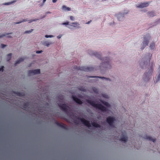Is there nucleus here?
<instances>
[{"label":"nucleus","mask_w":160,"mask_h":160,"mask_svg":"<svg viewBox=\"0 0 160 160\" xmlns=\"http://www.w3.org/2000/svg\"><path fill=\"white\" fill-rule=\"evenodd\" d=\"M128 137H127V136H123V137H122L120 139V140L121 141H123L125 142H126L128 140Z\"/></svg>","instance_id":"20"},{"label":"nucleus","mask_w":160,"mask_h":160,"mask_svg":"<svg viewBox=\"0 0 160 160\" xmlns=\"http://www.w3.org/2000/svg\"><path fill=\"white\" fill-rule=\"evenodd\" d=\"M115 121V118L113 117L108 116L106 118L107 122L111 127H114L113 124Z\"/></svg>","instance_id":"3"},{"label":"nucleus","mask_w":160,"mask_h":160,"mask_svg":"<svg viewBox=\"0 0 160 160\" xmlns=\"http://www.w3.org/2000/svg\"><path fill=\"white\" fill-rule=\"evenodd\" d=\"M51 13V12H47V13Z\"/></svg>","instance_id":"49"},{"label":"nucleus","mask_w":160,"mask_h":160,"mask_svg":"<svg viewBox=\"0 0 160 160\" xmlns=\"http://www.w3.org/2000/svg\"><path fill=\"white\" fill-rule=\"evenodd\" d=\"M38 20V19H33V20H29V22H32L33 21H36V20Z\"/></svg>","instance_id":"36"},{"label":"nucleus","mask_w":160,"mask_h":160,"mask_svg":"<svg viewBox=\"0 0 160 160\" xmlns=\"http://www.w3.org/2000/svg\"><path fill=\"white\" fill-rule=\"evenodd\" d=\"M46 0H43V2L44 3L45 1Z\"/></svg>","instance_id":"48"},{"label":"nucleus","mask_w":160,"mask_h":160,"mask_svg":"<svg viewBox=\"0 0 160 160\" xmlns=\"http://www.w3.org/2000/svg\"><path fill=\"white\" fill-rule=\"evenodd\" d=\"M8 56H10V53H9V54H8Z\"/></svg>","instance_id":"47"},{"label":"nucleus","mask_w":160,"mask_h":160,"mask_svg":"<svg viewBox=\"0 0 160 160\" xmlns=\"http://www.w3.org/2000/svg\"><path fill=\"white\" fill-rule=\"evenodd\" d=\"M42 52V50L41 51H37L36 52V53H41Z\"/></svg>","instance_id":"38"},{"label":"nucleus","mask_w":160,"mask_h":160,"mask_svg":"<svg viewBox=\"0 0 160 160\" xmlns=\"http://www.w3.org/2000/svg\"><path fill=\"white\" fill-rule=\"evenodd\" d=\"M77 119H79L82 122L85 126L88 127H91V124L90 123L89 121L85 120L83 118H77V119L74 120V123H75L77 124H78V122L77 120Z\"/></svg>","instance_id":"2"},{"label":"nucleus","mask_w":160,"mask_h":160,"mask_svg":"<svg viewBox=\"0 0 160 160\" xmlns=\"http://www.w3.org/2000/svg\"><path fill=\"white\" fill-rule=\"evenodd\" d=\"M68 27L69 28L71 29V28L69 27Z\"/></svg>","instance_id":"50"},{"label":"nucleus","mask_w":160,"mask_h":160,"mask_svg":"<svg viewBox=\"0 0 160 160\" xmlns=\"http://www.w3.org/2000/svg\"><path fill=\"white\" fill-rule=\"evenodd\" d=\"M15 93L17 96L20 97L24 96L25 95L24 92H15Z\"/></svg>","instance_id":"16"},{"label":"nucleus","mask_w":160,"mask_h":160,"mask_svg":"<svg viewBox=\"0 0 160 160\" xmlns=\"http://www.w3.org/2000/svg\"><path fill=\"white\" fill-rule=\"evenodd\" d=\"M155 47V44L154 42L151 43L150 44V47L151 49H153Z\"/></svg>","instance_id":"23"},{"label":"nucleus","mask_w":160,"mask_h":160,"mask_svg":"<svg viewBox=\"0 0 160 160\" xmlns=\"http://www.w3.org/2000/svg\"><path fill=\"white\" fill-rule=\"evenodd\" d=\"M61 37V36H57V38H58V39H60Z\"/></svg>","instance_id":"44"},{"label":"nucleus","mask_w":160,"mask_h":160,"mask_svg":"<svg viewBox=\"0 0 160 160\" xmlns=\"http://www.w3.org/2000/svg\"><path fill=\"white\" fill-rule=\"evenodd\" d=\"M62 24L63 25H68L69 24V22H66L62 23Z\"/></svg>","instance_id":"33"},{"label":"nucleus","mask_w":160,"mask_h":160,"mask_svg":"<svg viewBox=\"0 0 160 160\" xmlns=\"http://www.w3.org/2000/svg\"><path fill=\"white\" fill-rule=\"evenodd\" d=\"M62 9L65 11H70L71 10V8L69 7H67L65 5L62 6Z\"/></svg>","instance_id":"21"},{"label":"nucleus","mask_w":160,"mask_h":160,"mask_svg":"<svg viewBox=\"0 0 160 160\" xmlns=\"http://www.w3.org/2000/svg\"><path fill=\"white\" fill-rule=\"evenodd\" d=\"M151 56H152V55H151V56H150V57H151Z\"/></svg>","instance_id":"54"},{"label":"nucleus","mask_w":160,"mask_h":160,"mask_svg":"<svg viewBox=\"0 0 160 160\" xmlns=\"http://www.w3.org/2000/svg\"><path fill=\"white\" fill-rule=\"evenodd\" d=\"M45 37L46 38H52V37H53V36L52 35H46L45 36Z\"/></svg>","instance_id":"32"},{"label":"nucleus","mask_w":160,"mask_h":160,"mask_svg":"<svg viewBox=\"0 0 160 160\" xmlns=\"http://www.w3.org/2000/svg\"><path fill=\"white\" fill-rule=\"evenodd\" d=\"M40 73V71L39 69L30 70L28 71V75L29 76H31L32 75L39 74Z\"/></svg>","instance_id":"8"},{"label":"nucleus","mask_w":160,"mask_h":160,"mask_svg":"<svg viewBox=\"0 0 160 160\" xmlns=\"http://www.w3.org/2000/svg\"><path fill=\"white\" fill-rule=\"evenodd\" d=\"M144 138L145 139H146L147 140H149L152 141L153 142H154L156 141L155 139L153 138H152L151 137H150L148 136H146Z\"/></svg>","instance_id":"15"},{"label":"nucleus","mask_w":160,"mask_h":160,"mask_svg":"<svg viewBox=\"0 0 160 160\" xmlns=\"http://www.w3.org/2000/svg\"><path fill=\"white\" fill-rule=\"evenodd\" d=\"M57 0H52V2L53 3L56 2H57Z\"/></svg>","instance_id":"42"},{"label":"nucleus","mask_w":160,"mask_h":160,"mask_svg":"<svg viewBox=\"0 0 160 160\" xmlns=\"http://www.w3.org/2000/svg\"><path fill=\"white\" fill-rule=\"evenodd\" d=\"M55 123L58 127H61L64 129L68 130V128L67 126L65 124L62 123H60L58 122L57 121L55 120Z\"/></svg>","instance_id":"11"},{"label":"nucleus","mask_w":160,"mask_h":160,"mask_svg":"<svg viewBox=\"0 0 160 160\" xmlns=\"http://www.w3.org/2000/svg\"><path fill=\"white\" fill-rule=\"evenodd\" d=\"M72 98L76 102L79 104L81 105L83 103L82 102L80 99L78 98L76 96L73 95L72 96Z\"/></svg>","instance_id":"12"},{"label":"nucleus","mask_w":160,"mask_h":160,"mask_svg":"<svg viewBox=\"0 0 160 160\" xmlns=\"http://www.w3.org/2000/svg\"><path fill=\"white\" fill-rule=\"evenodd\" d=\"M6 46V45H5L3 44H1V47L2 48H3Z\"/></svg>","instance_id":"37"},{"label":"nucleus","mask_w":160,"mask_h":160,"mask_svg":"<svg viewBox=\"0 0 160 160\" xmlns=\"http://www.w3.org/2000/svg\"><path fill=\"white\" fill-rule=\"evenodd\" d=\"M155 15L153 12H151L148 13V16L150 17H152Z\"/></svg>","instance_id":"25"},{"label":"nucleus","mask_w":160,"mask_h":160,"mask_svg":"<svg viewBox=\"0 0 160 160\" xmlns=\"http://www.w3.org/2000/svg\"><path fill=\"white\" fill-rule=\"evenodd\" d=\"M76 68L78 69L86 72L91 71H93L94 70L93 68L92 67L82 66L77 67L76 66Z\"/></svg>","instance_id":"7"},{"label":"nucleus","mask_w":160,"mask_h":160,"mask_svg":"<svg viewBox=\"0 0 160 160\" xmlns=\"http://www.w3.org/2000/svg\"><path fill=\"white\" fill-rule=\"evenodd\" d=\"M52 44V43L50 42H45L43 43L44 45H45L47 47H48L50 45Z\"/></svg>","instance_id":"27"},{"label":"nucleus","mask_w":160,"mask_h":160,"mask_svg":"<svg viewBox=\"0 0 160 160\" xmlns=\"http://www.w3.org/2000/svg\"><path fill=\"white\" fill-rule=\"evenodd\" d=\"M149 5L148 2L141 3L137 5V7L139 8H143L148 7Z\"/></svg>","instance_id":"13"},{"label":"nucleus","mask_w":160,"mask_h":160,"mask_svg":"<svg viewBox=\"0 0 160 160\" xmlns=\"http://www.w3.org/2000/svg\"><path fill=\"white\" fill-rule=\"evenodd\" d=\"M86 102L93 107L99 109L102 111L106 112L107 111V108L100 104H96L94 102L89 99H87Z\"/></svg>","instance_id":"1"},{"label":"nucleus","mask_w":160,"mask_h":160,"mask_svg":"<svg viewBox=\"0 0 160 160\" xmlns=\"http://www.w3.org/2000/svg\"><path fill=\"white\" fill-rule=\"evenodd\" d=\"M75 118H77V117H76V116H75Z\"/></svg>","instance_id":"52"},{"label":"nucleus","mask_w":160,"mask_h":160,"mask_svg":"<svg viewBox=\"0 0 160 160\" xmlns=\"http://www.w3.org/2000/svg\"><path fill=\"white\" fill-rule=\"evenodd\" d=\"M153 71V68L151 67L148 72H146L144 73L143 78L145 81H148L149 80L150 77L152 74Z\"/></svg>","instance_id":"4"},{"label":"nucleus","mask_w":160,"mask_h":160,"mask_svg":"<svg viewBox=\"0 0 160 160\" xmlns=\"http://www.w3.org/2000/svg\"><path fill=\"white\" fill-rule=\"evenodd\" d=\"M92 90L95 93H98V90L97 88L95 87H93L92 88Z\"/></svg>","instance_id":"22"},{"label":"nucleus","mask_w":160,"mask_h":160,"mask_svg":"<svg viewBox=\"0 0 160 160\" xmlns=\"http://www.w3.org/2000/svg\"><path fill=\"white\" fill-rule=\"evenodd\" d=\"M102 103L106 106L108 107L109 106V104L107 102H103Z\"/></svg>","instance_id":"30"},{"label":"nucleus","mask_w":160,"mask_h":160,"mask_svg":"<svg viewBox=\"0 0 160 160\" xmlns=\"http://www.w3.org/2000/svg\"><path fill=\"white\" fill-rule=\"evenodd\" d=\"M29 106V103L28 102L24 103L22 105V107L25 109L28 108Z\"/></svg>","instance_id":"19"},{"label":"nucleus","mask_w":160,"mask_h":160,"mask_svg":"<svg viewBox=\"0 0 160 160\" xmlns=\"http://www.w3.org/2000/svg\"><path fill=\"white\" fill-rule=\"evenodd\" d=\"M91 22V21H90L88 22L87 23L89 24L90 23V22Z\"/></svg>","instance_id":"46"},{"label":"nucleus","mask_w":160,"mask_h":160,"mask_svg":"<svg viewBox=\"0 0 160 160\" xmlns=\"http://www.w3.org/2000/svg\"><path fill=\"white\" fill-rule=\"evenodd\" d=\"M15 2H16V1H11V2L10 3H11V4H12L13 3Z\"/></svg>","instance_id":"43"},{"label":"nucleus","mask_w":160,"mask_h":160,"mask_svg":"<svg viewBox=\"0 0 160 160\" xmlns=\"http://www.w3.org/2000/svg\"><path fill=\"white\" fill-rule=\"evenodd\" d=\"M156 78L157 79V81H156V82H157L158 81L160 80V68L159 69V74L158 76L157 77H156Z\"/></svg>","instance_id":"28"},{"label":"nucleus","mask_w":160,"mask_h":160,"mask_svg":"<svg viewBox=\"0 0 160 160\" xmlns=\"http://www.w3.org/2000/svg\"><path fill=\"white\" fill-rule=\"evenodd\" d=\"M79 89L81 91L86 92L87 91L86 89L84 87H80L79 88Z\"/></svg>","instance_id":"29"},{"label":"nucleus","mask_w":160,"mask_h":160,"mask_svg":"<svg viewBox=\"0 0 160 160\" xmlns=\"http://www.w3.org/2000/svg\"><path fill=\"white\" fill-rule=\"evenodd\" d=\"M91 124L93 127L95 128H100L101 127L100 125L95 122H92Z\"/></svg>","instance_id":"17"},{"label":"nucleus","mask_w":160,"mask_h":160,"mask_svg":"<svg viewBox=\"0 0 160 160\" xmlns=\"http://www.w3.org/2000/svg\"><path fill=\"white\" fill-rule=\"evenodd\" d=\"M58 98L60 99V100L59 101H60V100H62L63 99V97L62 96V95H60L59 96Z\"/></svg>","instance_id":"34"},{"label":"nucleus","mask_w":160,"mask_h":160,"mask_svg":"<svg viewBox=\"0 0 160 160\" xmlns=\"http://www.w3.org/2000/svg\"><path fill=\"white\" fill-rule=\"evenodd\" d=\"M58 105L60 109L62 111L66 112H68V109L69 108V107L67 106L66 104H61L60 103H58Z\"/></svg>","instance_id":"5"},{"label":"nucleus","mask_w":160,"mask_h":160,"mask_svg":"<svg viewBox=\"0 0 160 160\" xmlns=\"http://www.w3.org/2000/svg\"><path fill=\"white\" fill-rule=\"evenodd\" d=\"M89 54L91 55H94L95 57H97L98 58H99L101 60H102V59L101 58V55L99 53H98L96 52H94L93 51H90L89 52Z\"/></svg>","instance_id":"10"},{"label":"nucleus","mask_w":160,"mask_h":160,"mask_svg":"<svg viewBox=\"0 0 160 160\" xmlns=\"http://www.w3.org/2000/svg\"><path fill=\"white\" fill-rule=\"evenodd\" d=\"M5 36V34H2V35H0V38H2Z\"/></svg>","instance_id":"41"},{"label":"nucleus","mask_w":160,"mask_h":160,"mask_svg":"<svg viewBox=\"0 0 160 160\" xmlns=\"http://www.w3.org/2000/svg\"><path fill=\"white\" fill-rule=\"evenodd\" d=\"M28 21L27 19H23L22 20V21H20V22H14V24H19L20 23H21L22 22H26V21Z\"/></svg>","instance_id":"24"},{"label":"nucleus","mask_w":160,"mask_h":160,"mask_svg":"<svg viewBox=\"0 0 160 160\" xmlns=\"http://www.w3.org/2000/svg\"><path fill=\"white\" fill-rule=\"evenodd\" d=\"M109 60V58H105L104 59H103L104 62H102L103 63L102 64V65H106V66H105L106 68H109L110 67Z\"/></svg>","instance_id":"9"},{"label":"nucleus","mask_w":160,"mask_h":160,"mask_svg":"<svg viewBox=\"0 0 160 160\" xmlns=\"http://www.w3.org/2000/svg\"><path fill=\"white\" fill-rule=\"evenodd\" d=\"M33 31V29H31V30H28V31H25L24 33H30L31 32H32Z\"/></svg>","instance_id":"31"},{"label":"nucleus","mask_w":160,"mask_h":160,"mask_svg":"<svg viewBox=\"0 0 160 160\" xmlns=\"http://www.w3.org/2000/svg\"><path fill=\"white\" fill-rule=\"evenodd\" d=\"M10 55H11V57L12 56V53H11Z\"/></svg>","instance_id":"51"},{"label":"nucleus","mask_w":160,"mask_h":160,"mask_svg":"<svg viewBox=\"0 0 160 160\" xmlns=\"http://www.w3.org/2000/svg\"><path fill=\"white\" fill-rule=\"evenodd\" d=\"M70 26H72L73 27L75 28H79L80 27L79 26V23L77 22H74L71 23L70 25H69Z\"/></svg>","instance_id":"14"},{"label":"nucleus","mask_w":160,"mask_h":160,"mask_svg":"<svg viewBox=\"0 0 160 160\" xmlns=\"http://www.w3.org/2000/svg\"><path fill=\"white\" fill-rule=\"evenodd\" d=\"M3 4L4 5H9L10 4V2L5 3L4 4Z\"/></svg>","instance_id":"39"},{"label":"nucleus","mask_w":160,"mask_h":160,"mask_svg":"<svg viewBox=\"0 0 160 160\" xmlns=\"http://www.w3.org/2000/svg\"><path fill=\"white\" fill-rule=\"evenodd\" d=\"M159 22H160V19L159 20Z\"/></svg>","instance_id":"53"},{"label":"nucleus","mask_w":160,"mask_h":160,"mask_svg":"<svg viewBox=\"0 0 160 160\" xmlns=\"http://www.w3.org/2000/svg\"><path fill=\"white\" fill-rule=\"evenodd\" d=\"M150 38V37L149 34L147 35V37L144 38V41L142 42V46L141 48L142 50H143L148 45L149 42V40Z\"/></svg>","instance_id":"6"},{"label":"nucleus","mask_w":160,"mask_h":160,"mask_svg":"<svg viewBox=\"0 0 160 160\" xmlns=\"http://www.w3.org/2000/svg\"><path fill=\"white\" fill-rule=\"evenodd\" d=\"M4 67V66H2L0 68V71L2 72L3 71Z\"/></svg>","instance_id":"35"},{"label":"nucleus","mask_w":160,"mask_h":160,"mask_svg":"<svg viewBox=\"0 0 160 160\" xmlns=\"http://www.w3.org/2000/svg\"><path fill=\"white\" fill-rule=\"evenodd\" d=\"M24 59L25 58H19L15 62V65H16L17 64H19L20 62H22Z\"/></svg>","instance_id":"18"},{"label":"nucleus","mask_w":160,"mask_h":160,"mask_svg":"<svg viewBox=\"0 0 160 160\" xmlns=\"http://www.w3.org/2000/svg\"><path fill=\"white\" fill-rule=\"evenodd\" d=\"M38 111H39V112H42V111L41 110H39V109H38Z\"/></svg>","instance_id":"45"},{"label":"nucleus","mask_w":160,"mask_h":160,"mask_svg":"<svg viewBox=\"0 0 160 160\" xmlns=\"http://www.w3.org/2000/svg\"><path fill=\"white\" fill-rule=\"evenodd\" d=\"M70 19L71 20H74V17L72 16H70Z\"/></svg>","instance_id":"40"},{"label":"nucleus","mask_w":160,"mask_h":160,"mask_svg":"<svg viewBox=\"0 0 160 160\" xmlns=\"http://www.w3.org/2000/svg\"><path fill=\"white\" fill-rule=\"evenodd\" d=\"M89 77H90V78H95V77H94V76H89ZM97 77V78H104V79H106L107 80H110V79H109V78H104V77Z\"/></svg>","instance_id":"26"}]
</instances>
